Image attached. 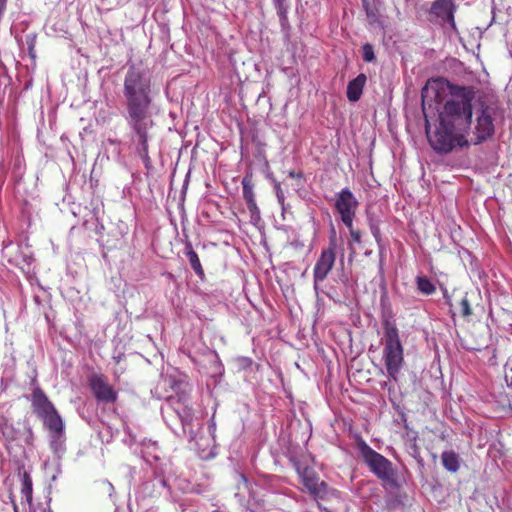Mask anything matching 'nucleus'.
Here are the masks:
<instances>
[{"mask_svg":"<svg viewBox=\"0 0 512 512\" xmlns=\"http://www.w3.org/2000/svg\"><path fill=\"white\" fill-rule=\"evenodd\" d=\"M284 0H275V3L278 7H281L283 5Z\"/></svg>","mask_w":512,"mask_h":512,"instance_id":"29","label":"nucleus"},{"mask_svg":"<svg viewBox=\"0 0 512 512\" xmlns=\"http://www.w3.org/2000/svg\"><path fill=\"white\" fill-rule=\"evenodd\" d=\"M457 5L454 0H435L430 7V15L436 17L442 24H447L456 31L455 13Z\"/></svg>","mask_w":512,"mask_h":512,"instance_id":"12","label":"nucleus"},{"mask_svg":"<svg viewBox=\"0 0 512 512\" xmlns=\"http://www.w3.org/2000/svg\"><path fill=\"white\" fill-rule=\"evenodd\" d=\"M371 230H372V234L374 235L376 240L379 242V240H380L379 239V234H380L379 228L378 227H372Z\"/></svg>","mask_w":512,"mask_h":512,"instance_id":"28","label":"nucleus"},{"mask_svg":"<svg viewBox=\"0 0 512 512\" xmlns=\"http://www.w3.org/2000/svg\"><path fill=\"white\" fill-rule=\"evenodd\" d=\"M444 82L441 79L429 81L421 91L422 110L425 117V129L428 142L433 150L437 153L447 154L450 153L456 146H467L468 140L466 133L453 128L452 126L443 123L439 120V124L434 132L430 131L428 120L427 106L431 107L429 98H434L436 102L440 101V92L443 91Z\"/></svg>","mask_w":512,"mask_h":512,"instance_id":"2","label":"nucleus"},{"mask_svg":"<svg viewBox=\"0 0 512 512\" xmlns=\"http://www.w3.org/2000/svg\"><path fill=\"white\" fill-rule=\"evenodd\" d=\"M358 201L349 188L342 189L336 196L335 209L345 226H350L355 218Z\"/></svg>","mask_w":512,"mask_h":512,"instance_id":"11","label":"nucleus"},{"mask_svg":"<svg viewBox=\"0 0 512 512\" xmlns=\"http://www.w3.org/2000/svg\"><path fill=\"white\" fill-rule=\"evenodd\" d=\"M31 407L33 413L43 422L54 441L64 434L65 425L62 417L40 387H35L31 394Z\"/></svg>","mask_w":512,"mask_h":512,"instance_id":"5","label":"nucleus"},{"mask_svg":"<svg viewBox=\"0 0 512 512\" xmlns=\"http://www.w3.org/2000/svg\"><path fill=\"white\" fill-rule=\"evenodd\" d=\"M21 494L30 505L32 503L33 483L32 478L28 472H24L22 476Z\"/></svg>","mask_w":512,"mask_h":512,"instance_id":"17","label":"nucleus"},{"mask_svg":"<svg viewBox=\"0 0 512 512\" xmlns=\"http://www.w3.org/2000/svg\"><path fill=\"white\" fill-rule=\"evenodd\" d=\"M337 238L333 229L327 248L323 249L313 268L314 289L317 290L333 269L336 261Z\"/></svg>","mask_w":512,"mask_h":512,"instance_id":"7","label":"nucleus"},{"mask_svg":"<svg viewBox=\"0 0 512 512\" xmlns=\"http://www.w3.org/2000/svg\"><path fill=\"white\" fill-rule=\"evenodd\" d=\"M29 53H30V55H31L32 57H34V55H33V47H30V49H29Z\"/></svg>","mask_w":512,"mask_h":512,"instance_id":"31","label":"nucleus"},{"mask_svg":"<svg viewBox=\"0 0 512 512\" xmlns=\"http://www.w3.org/2000/svg\"><path fill=\"white\" fill-rule=\"evenodd\" d=\"M349 230L351 239L353 242L360 244L362 242V235L360 230L355 229L353 227V222H351L350 226H346Z\"/></svg>","mask_w":512,"mask_h":512,"instance_id":"23","label":"nucleus"},{"mask_svg":"<svg viewBox=\"0 0 512 512\" xmlns=\"http://www.w3.org/2000/svg\"><path fill=\"white\" fill-rule=\"evenodd\" d=\"M362 57L365 62H373L375 60V54L373 46L366 43L362 47Z\"/></svg>","mask_w":512,"mask_h":512,"instance_id":"22","label":"nucleus"},{"mask_svg":"<svg viewBox=\"0 0 512 512\" xmlns=\"http://www.w3.org/2000/svg\"><path fill=\"white\" fill-rule=\"evenodd\" d=\"M384 330L383 359L388 376L398 381V375L404 364L403 346L399 330L394 321L385 319L382 322Z\"/></svg>","mask_w":512,"mask_h":512,"instance_id":"4","label":"nucleus"},{"mask_svg":"<svg viewBox=\"0 0 512 512\" xmlns=\"http://www.w3.org/2000/svg\"><path fill=\"white\" fill-rule=\"evenodd\" d=\"M274 188H275V193H276L277 200H278L279 204L281 205V207L284 209L285 195H284V192H283V190L281 188L280 183H276Z\"/></svg>","mask_w":512,"mask_h":512,"instance_id":"25","label":"nucleus"},{"mask_svg":"<svg viewBox=\"0 0 512 512\" xmlns=\"http://www.w3.org/2000/svg\"><path fill=\"white\" fill-rule=\"evenodd\" d=\"M296 471L305 490L313 499L323 500L327 497L328 485L325 481L320 480L319 475L312 467L298 462L296 463Z\"/></svg>","mask_w":512,"mask_h":512,"instance_id":"8","label":"nucleus"},{"mask_svg":"<svg viewBox=\"0 0 512 512\" xmlns=\"http://www.w3.org/2000/svg\"><path fill=\"white\" fill-rule=\"evenodd\" d=\"M357 446L363 462L370 471L381 481L393 487L397 486V472L392 462L372 449L364 440H360Z\"/></svg>","mask_w":512,"mask_h":512,"instance_id":"6","label":"nucleus"},{"mask_svg":"<svg viewBox=\"0 0 512 512\" xmlns=\"http://www.w3.org/2000/svg\"><path fill=\"white\" fill-rule=\"evenodd\" d=\"M13 508H14V512H18V506L15 502H13Z\"/></svg>","mask_w":512,"mask_h":512,"instance_id":"30","label":"nucleus"},{"mask_svg":"<svg viewBox=\"0 0 512 512\" xmlns=\"http://www.w3.org/2000/svg\"><path fill=\"white\" fill-rule=\"evenodd\" d=\"M123 95L126 100V121L138 139V153L147 165L150 162L148 132L154 126L151 79L135 65H131L125 75Z\"/></svg>","mask_w":512,"mask_h":512,"instance_id":"1","label":"nucleus"},{"mask_svg":"<svg viewBox=\"0 0 512 512\" xmlns=\"http://www.w3.org/2000/svg\"><path fill=\"white\" fill-rule=\"evenodd\" d=\"M87 383L98 403H115L117 401L118 393L114 387L108 383L105 375L91 374L88 377Z\"/></svg>","mask_w":512,"mask_h":512,"instance_id":"9","label":"nucleus"},{"mask_svg":"<svg viewBox=\"0 0 512 512\" xmlns=\"http://www.w3.org/2000/svg\"><path fill=\"white\" fill-rule=\"evenodd\" d=\"M363 8L366 12V15L369 19H374L376 17V14L372 7L370 6L369 0H362Z\"/></svg>","mask_w":512,"mask_h":512,"instance_id":"26","label":"nucleus"},{"mask_svg":"<svg viewBox=\"0 0 512 512\" xmlns=\"http://www.w3.org/2000/svg\"><path fill=\"white\" fill-rule=\"evenodd\" d=\"M366 80V75L361 73L348 83L346 94L349 101L356 102L360 99Z\"/></svg>","mask_w":512,"mask_h":512,"instance_id":"13","label":"nucleus"},{"mask_svg":"<svg viewBox=\"0 0 512 512\" xmlns=\"http://www.w3.org/2000/svg\"><path fill=\"white\" fill-rule=\"evenodd\" d=\"M442 464L446 470L455 473L460 468V458L454 451H444L441 455Z\"/></svg>","mask_w":512,"mask_h":512,"instance_id":"15","label":"nucleus"},{"mask_svg":"<svg viewBox=\"0 0 512 512\" xmlns=\"http://www.w3.org/2000/svg\"><path fill=\"white\" fill-rule=\"evenodd\" d=\"M417 288L426 295H431L436 291L435 285L427 277L417 278Z\"/></svg>","mask_w":512,"mask_h":512,"instance_id":"20","label":"nucleus"},{"mask_svg":"<svg viewBox=\"0 0 512 512\" xmlns=\"http://www.w3.org/2000/svg\"><path fill=\"white\" fill-rule=\"evenodd\" d=\"M176 414L178 415L184 429L192 424L194 412L193 408L189 404L179 409V411L176 412Z\"/></svg>","mask_w":512,"mask_h":512,"instance_id":"18","label":"nucleus"},{"mask_svg":"<svg viewBox=\"0 0 512 512\" xmlns=\"http://www.w3.org/2000/svg\"><path fill=\"white\" fill-rule=\"evenodd\" d=\"M495 131L491 108L482 106L476 116V124L472 131L471 142L475 145L480 144L490 138Z\"/></svg>","mask_w":512,"mask_h":512,"instance_id":"10","label":"nucleus"},{"mask_svg":"<svg viewBox=\"0 0 512 512\" xmlns=\"http://www.w3.org/2000/svg\"><path fill=\"white\" fill-rule=\"evenodd\" d=\"M167 403L172 407V409L176 412L179 411L183 406H187L188 398L186 395H172L167 398Z\"/></svg>","mask_w":512,"mask_h":512,"instance_id":"19","label":"nucleus"},{"mask_svg":"<svg viewBox=\"0 0 512 512\" xmlns=\"http://www.w3.org/2000/svg\"><path fill=\"white\" fill-rule=\"evenodd\" d=\"M459 312L463 318H469L473 314L468 293H466L459 302Z\"/></svg>","mask_w":512,"mask_h":512,"instance_id":"21","label":"nucleus"},{"mask_svg":"<svg viewBox=\"0 0 512 512\" xmlns=\"http://www.w3.org/2000/svg\"><path fill=\"white\" fill-rule=\"evenodd\" d=\"M185 255L187 256L191 268L198 275V277L203 280L205 277L204 269L201 265L198 254L194 251L192 244L188 242L185 245Z\"/></svg>","mask_w":512,"mask_h":512,"instance_id":"14","label":"nucleus"},{"mask_svg":"<svg viewBox=\"0 0 512 512\" xmlns=\"http://www.w3.org/2000/svg\"><path fill=\"white\" fill-rule=\"evenodd\" d=\"M449 98L439 112V120L466 134L472 123V101L475 98L474 88L447 82Z\"/></svg>","mask_w":512,"mask_h":512,"instance_id":"3","label":"nucleus"},{"mask_svg":"<svg viewBox=\"0 0 512 512\" xmlns=\"http://www.w3.org/2000/svg\"><path fill=\"white\" fill-rule=\"evenodd\" d=\"M288 175L290 178H303L302 172L296 173L295 171H289Z\"/></svg>","mask_w":512,"mask_h":512,"instance_id":"27","label":"nucleus"},{"mask_svg":"<svg viewBox=\"0 0 512 512\" xmlns=\"http://www.w3.org/2000/svg\"><path fill=\"white\" fill-rule=\"evenodd\" d=\"M243 198L244 200L251 201L255 199L254 183L252 173H247L242 179Z\"/></svg>","mask_w":512,"mask_h":512,"instance_id":"16","label":"nucleus"},{"mask_svg":"<svg viewBox=\"0 0 512 512\" xmlns=\"http://www.w3.org/2000/svg\"><path fill=\"white\" fill-rule=\"evenodd\" d=\"M247 204V208L251 214V218L253 219H258L259 218V214H260V211H259V208L257 206V203H256V200H251V201H247L246 202Z\"/></svg>","mask_w":512,"mask_h":512,"instance_id":"24","label":"nucleus"}]
</instances>
